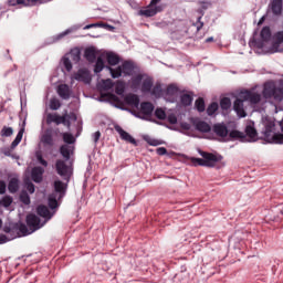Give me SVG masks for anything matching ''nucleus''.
<instances>
[{"instance_id":"49530a36","label":"nucleus","mask_w":283,"mask_h":283,"mask_svg":"<svg viewBox=\"0 0 283 283\" xmlns=\"http://www.w3.org/2000/svg\"><path fill=\"white\" fill-rule=\"evenodd\" d=\"M61 107V101L59 98H51L50 101V109L56 112Z\"/></svg>"},{"instance_id":"052dcab7","label":"nucleus","mask_w":283,"mask_h":283,"mask_svg":"<svg viewBox=\"0 0 283 283\" xmlns=\"http://www.w3.org/2000/svg\"><path fill=\"white\" fill-rule=\"evenodd\" d=\"M25 185L29 193H34L35 191L34 184H32L31 181H27Z\"/></svg>"},{"instance_id":"a18cd8bd","label":"nucleus","mask_w":283,"mask_h":283,"mask_svg":"<svg viewBox=\"0 0 283 283\" xmlns=\"http://www.w3.org/2000/svg\"><path fill=\"white\" fill-rule=\"evenodd\" d=\"M102 87L105 91L112 90L114 87V81L112 78L102 80Z\"/></svg>"},{"instance_id":"5fc2aeb1","label":"nucleus","mask_w":283,"mask_h":283,"mask_svg":"<svg viewBox=\"0 0 283 283\" xmlns=\"http://www.w3.org/2000/svg\"><path fill=\"white\" fill-rule=\"evenodd\" d=\"M274 39H275L277 45L282 44L283 43V31H279L274 35Z\"/></svg>"},{"instance_id":"1a4fd4ad","label":"nucleus","mask_w":283,"mask_h":283,"mask_svg":"<svg viewBox=\"0 0 283 283\" xmlns=\"http://www.w3.org/2000/svg\"><path fill=\"white\" fill-rule=\"evenodd\" d=\"M244 98H237L233 103V109L240 118H247V111H244Z\"/></svg>"},{"instance_id":"c756f323","label":"nucleus","mask_w":283,"mask_h":283,"mask_svg":"<svg viewBox=\"0 0 283 283\" xmlns=\"http://www.w3.org/2000/svg\"><path fill=\"white\" fill-rule=\"evenodd\" d=\"M108 69V72H111L112 78H120L123 76V67L117 66L116 69H113L112 66H106Z\"/></svg>"},{"instance_id":"473e14b6","label":"nucleus","mask_w":283,"mask_h":283,"mask_svg":"<svg viewBox=\"0 0 283 283\" xmlns=\"http://www.w3.org/2000/svg\"><path fill=\"white\" fill-rule=\"evenodd\" d=\"M70 59L71 61H73L74 63H78V61H81V50L78 49H73L70 52Z\"/></svg>"},{"instance_id":"dca6fc26","label":"nucleus","mask_w":283,"mask_h":283,"mask_svg":"<svg viewBox=\"0 0 283 283\" xmlns=\"http://www.w3.org/2000/svg\"><path fill=\"white\" fill-rule=\"evenodd\" d=\"M44 169L42 167H34L31 171L33 182H41L43 180Z\"/></svg>"},{"instance_id":"f03ea898","label":"nucleus","mask_w":283,"mask_h":283,"mask_svg":"<svg viewBox=\"0 0 283 283\" xmlns=\"http://www.w3.org/2000/svg\"><path fill=\"white\" fill-rule=\"evenodd\" d=\"M262 94L263 98H273L275 103L283 102V86H276L275 82H265Z\"/></svg>"},{"instance_id":"4468645a","label":"nucleus","mask_w":283,"mask_h":283,"mask_svg":"<svg viewBox=\"0 0 283 283\" xmlns=\"http://www.w3.org/2000/svg\"><path fill=\"white\" fill-rule=\"evenodd\" d=\"M192 125H195L197 132H201L202 134H209L211 132V125L205 120H195Z\"/></svg>"},{"instance_id":"680f3d73","label":"nucleus","mask_w":283,"mask_h":283,"mask_svg":"<svg viewBox=\"0 0 283 283\" xmlns=\"http://www.w3.org/2000/svg\"><path fill=\"white\" fill-rule=\"evenodd\" d=\"M23 134H25V128H24V127H22V128L19 130V133H18L15 139L20 140V143H21V140H23Z\"/></svg>"},{"instance_id":"6ab92c4d","label":"nucleus","mask_w":283,"mask_h":283,"mask_svg":"<svg viewBox=\"0 0 283 283\" xmlns=\"http://www.w3.org/2000/svg\"><path fill=\"white\" fill-rule=\"evenodd\" d=\"M15 229H18L17 234L12 237V240H14V238L17 237H21V235L25 237V235H31V233H33L31 232L32 230L28 228V226H25V223H21L19 227H15ZM19 233H21V235Z\"/></svg>"},{"instance_id":"37998d69","label":"nucleus","mask_w":283,"mask_h":283,"mask_svg":"<svg viewBox=\"0 0 283 283\" xmlns=\"http://www.w3.org/2000/svg\"><path fill=\"white\" fill-rule=\"evenodd\" d=\"M42 143L44 145L53 146L54 145V139L52 138V134L46 133L42 136Z\"/></svg>"},{"instance_id":"c03bdc74","label":"nucleus","mask_w":283,"mask_h":283,"mask_svg":"<svg viewBox=\"0 0 283 283\" xmlns=\"http://www.w3.org/2000/svg\"><path fill=\"white\" fill-rule=\"evenodd\" d=\"M155 116L158 118V120H166L167 119V113L163 108H156L155 109Z\"/></svg>"},{"instance_id":"bb28decb","label":"nucleus","mask_w":283,"mask_h":283,"mask_svg":"<svg viewBox=\"0 0 283 283\" xmlns=\"http://www.w3.org/2000/svg\"><path fill=\"white\" fill-rule=\"evenodd\" d=\"M102 96L108 98V101H112V103H115L117 107H123V101H120V97L112 93L102 94Z\"/></svg>"},{"instance_id":"4d7b16f0","label":"nucleus","mask_w":283,"mask_h":283,"mask_svg":"<svg viewBox=\"0 0 283 283\" xmlns=\"http://www.w3.org/2000/svg\"><path fill=\"white\" fill-rule=\"evenodd\" d=\"M17 227H10V226H4L3 227V231H4V233H11V234H13V233H17Z\"/></svg>"},{"instance_id":"8fccbe9b","label":"nucleus","mask_w":283,"mask_h":283,"mask_svg":"<svg viewBox=\"0 0 283 283\" xmlns=\"http://www.w3.org/2000/svg\"><path fill=\"white\" fill-rule=\"evenodd\" d=\"M20 200L23 202V205H30V195H28L27 191H22L20 193Z\"/></svg>"},{"instance_id":"f257e3e1","label":"nucleus","mask_w":283,"mask_h":283,"mask_svg":"<svg viewBox=\"0 0 283 283\" xmlns=\"http://www.w3.org/2000/svg\"><path fill=\"white\" fill-rule=\"evenodd\" d=\"M199 154L202 158L190 157V163L195 167H216V164L222 160V156L216 155L213 153L199 150Z\"/></svg>"},{"instance_id":"9d476101","label":"nucleus","mask_w":283,"mask_h":283,"mask_svg":"<svg viewBox=\"0 0 283 283\" xmlns=\"http://www.w3.org/2000/svg\"><path fill=\"white\" fill-rule=\"evenodd\" d=\"M115 132L119 134L122 140L130 143V145H136V139L132 135H129V133L125 132V129H123V127H120L119 125H115Z\"/></svg>"},{"instance_id":"2f4dec72","label":"nucleus","mask_w":283,"mask_h":283,"mask_svg":"<svg viewBox=\"0 0 283 283\" xmlns=\"http://www.w3.org/2000/svg\"><path fill=\"white\" fill-rule=\"evenodd\" d=\"M105 70V62L103 61V57H97V61L95 63L94 72L95 74H101Z\"/></svg>"},{"instance_id":"a211bd4d","label":"nucleus","mask_w":283,"mask_h":283,"mask_svg":"<svg viewBox=\"0 0 283 283\" xmlns=\"http://www.w3.org/2000/svg\"><path fill=\"white\" fill-rule=\"evenodd\" d=\"M245 142H247V136L248 138H250L248 142L249 143H254L255 138H258V130L255 129V127L248 125L245 127Z\"/></svg>"},{"instance_id":"ea45409f","label":"nucleus","mask_w":283,"mask_h":283,"mask_svg":"<svg viewBox=\"0 0 283 283\" xmlns=\"http://www.w3.org/2000/svg\"><path fill=\"white\" fill-rule=\"evenodd\" d=\"M220 107L223 111L231 109V98H229V97L221 98Z\"/></svg>"},{"instance_id":"09e8293b","label":"nucleus","mask_w":283,"mask_h":283,"mask_svg":"<svg viewBox=\"0 0 283 283\" xmlns=\"http://www.w3.org/2000/svg\"><path fill=\"white\" fill-rule=\"evenodd\" d=\"M39 0H17L18 6H36Z\"/></svg>"},{"instance_id":"13d9d810","label":"nucleus","mask_w":283,"mask_h":283,"mask_svg":"<svg viewBox=\"0 0 283 283\" xmlns=\"http://www.w3.org/2000/svg\"><path fill=\"white\" fill-rule=\"evenodd\" d=\"M36 159L40 163V165H42V167H48V160L43 159V155L42 154H38L36 155Z\"/></svg>"},{"instance_id":"a878e982","label":"nucleus","mask_w":283,"mask_h":283,"mask_svg":"<svg viewBox=\"0 0 283 283\" xmlns=\"http://www.w3.org/2000/svg\"><path fill=\"white\" fill-rule=\"evenodd\" d=\"M106 61L108 65L114 66L120 63V57H118V55H116L115 53H107Z\"/></svg>"},{"instance_id":"72a5a7b5","label":"nucleus","mask_w":283,"mask_h":283,"mask_svg":"<svg viewBox=\"0 0 283 283\" xmlns=\"http://www.w3.org/2000/svg\"><path fill=\"white\" fill-rule=\"evenodd\" d=\"M260 35H261L262 41H270L271 40V28L264 27L261 30Z\"/></svg>"},{"instance_id":"f8f14e48","label":"nucleus","mask_w":283,"mask_h":283,"mask_svg":"<svg viewBox=\"0 0 283 283\" xmlns=\"http://www.w3.org/2000/svg\"><path fill=\"white\" fill-rule=\"evenodd\" d=\"M57 94L60 98H63V101H70V96H72V91L70 90V86L67 84H60L57 86Z\"/></svg>"},{"instance_id":"ddd939ff","label":"nucleus","mask_w":283,"mask_h":283,"mask_svg":"<svg viewBox=\"0 0 283 283\" xmlns=\"http://www.w3.org/2000/svg\"><path fill=\"white\" fill-rule=\"evenodd\" d=\"M154 87V78L150 76L145 75L142 82V92L143 94H149L151 88Z\"/></svg>"},{"instance_id":"4c0bfd02","label":"nucleus","mask_w":283,"mask_h":283,"mask_svg":"<svg viewBox=\"0 0 283 283\" xmlns=\"http://www.w3.org/2000/svg\"><path fill=\"white\" fill-rule=\"evenodd\" d=\"M13 134H14V129H12V127H8V126H3L0 132V136H2L3 138H8V137L12 136Z\"/></svg>"},{"instance_id":"4be33fe9","label":"nucleus","mask_w":283,"mask_h":283,"mask_svg":"<svg viewBox=\"0 0 283 283\" xmlns=\"http://www.w3.org/2000/svg\"><path fill=\"white\" fill-rule=\"evenodd\" d=\"M36 213L41 218H46L48 220L52 218V213L50 212V208H48V206H43V205L39 206L36 208Z\"/></svg>"},{"instance_id":"e433bc0d","label":"nucleus","mask_w":283,"mask_h":283,"mask_svg":"<svg viewBox=\"0 0 283 283\" xmlns=\"http://www.w3.org/2000/svg\"><path fill=\"white\" fill-rule=\"evenodd\" d=\"M62 138L66 143V145H74V143H76L74 135H72L71 133H63Z\"/></svg>"},{"instance_id":"f704fd0d","label":"nucleus","mask_w":283,"mask_h":283,"mask_svg":"<svg viewBox=\"0 0 283 283\" xmlns=\"http://www.w3.org/2000/svg\"><path fill=\"white\" fill-rule=\"evenodd\" d=\"M115 92L118 96H123V94H125V82L117 81L115 85Z\"/></svg>"},{"instance_id":"7c9ffc66","label":"nucleus","mask_w":283,"mask_h":283,"mask_svg":"<svg viewBox=\"0 0 283 283\" xmlns=\"http://www.w3.org/2000/svg\"><path fill=\"white\" fill-rule=\"evenodd\" d=\"M229 136L231 138L241 140V143H247V135L240 130H232L230 132Z\"/></svg>"},{"instance_id":"f3484780","label":"nucleus","mask_w":283,"mask_h":283,"mask_svg":"<svg viewBox=\"0 0 283 283\" xmlns=\"http://www.w3.org/2000/svg\"><path fill=\"white\" fill-rule=\"evenodd\" d=\"M126 105H130L132 107H138L140 105V98L136 94H128L124 97Z\"/></svg>"},{"instance_id":"6e6d98bb","label":"nucleus","mask_w":283,"mask_h":283,"mask_svg":"<svg viewBox=\"0 0 283 283\" xmlns=\"http://www.w3.org/2000/svg\"><path fill=\"white\" fill-rule=\"evenodd\" d=\"M176 92H178V88L174 84L168 85L167 94H169L170 96H174V94H176Z\"/></svg>"},{"instance_id":"412c9836","label":"nucleus","mask_w":283,"mask_h":283,"mask_svg":"<svg viewBox=\"0 0 283 283\" xmlns=\"http://www.w3.org/2000/svg\"><path fill=\"white\" fill-rule=\"evenodd\" d=\"M54 191L56 193H60V197L65 196V191H67V186L61 180H55L54 181Z\"/></svg>"},{"instance_id":"0eeeda50","label":"nucleus","mask_w":283,"mask_h":283,"mask_svg":"<svg viewBox=\"0 0 283 283\" xmlns=\"http://www.w3.org/2000/svg\"><path fill=\"white\" fill-rule=\"evenodd\" d=\"M158 12H163V8L161 7H153L150 4H148L146 8L139 10L138 14L139 17H156V14H158Z\"/></svg>"},{"instance_id":"7ed1b4c3","label":"nucleus","mask_w":283,"mask_h":283,"mask_svg":"<svg viewBox=\"0 0 283 283\" xmlns=\"http://www.w3.org/2000/svg\"><path fill=\"white\" fill-rule=\"evenodd\" d=\"M67 118H72V115L64 114L61 116L56 113H49L46 115V125H52V123H55V125H67V127H70V122Z\"/></svg>"},{"instance_id":"58836bf2","label":"nucleus","mask_w":283,"mask_h":283,"mask_svg":"<svg viewBox=\"0 0 283 283\" xmlns=\"http://www.w3.org/2000/svg\"><path fill=\"white\" fill-rule=\"evenodd\" d=\"M60 154H61V156H63V158H64L65 160H70V146H67V145H62V146L60 147Z\"/></svg>"},{"instance_id":"603ef678","label":"nucleus","mask_w":283,"mask_h":283,"mask_svg":"<svg viewBox=\"0 0 283 283\" xmlns=\"http://www.w3.org/2000/svg\"><path fill=\"white\" fill-rule=\"evenodd\" d=\"M49 207L50 209H56V207H59V201H56V198L54 197L49 198Z\"/></svg>"},{"instance_id":"e2e57ef3","label":"nucleus","mask_w":283,"mask_h":283,"mask_svg":"<svg viewBox=\"0 0 283 283\" xmlns=\"http://www.w3.org/2000/svg\"><path fill=\"white\" fill-rule=\"evenodd\" d=\"M103 23H93V24H88L86 27H84V30H91V28H103Z\"/></svg>"},{"instance_id":"bf43d9fd","label":"nucleus","mask_w":283,"mask_h":283,"mask_svg":"<svg viewBox=\"0 0 283 283\" xmlns=\"http://www.w3.org/2000/svg\"><path fill=\"white\" fill-rule=\"evenodd\" d=\"M203 27H205V22H202V17H199L196 22L197 32H200V30H202Z\"/></svg>"},{"instance_id":"0e129e2a","label":"nucleus","mask_w":283,"mask_h":283,"mask_svg":"<svg viewBox=\"0 0 283 283\" xmlns=\"http://www.w3.org/2000/svg\"><path fill=\"white\" fill-rule=\"evenodd\" d=\"M157 154H158V156H166V154H167V148H165V147H159V148H157Z\"/></svg>"},{"instance_id":"2eb2a0df","label":"nucleus","mask_w":283,"mask_h":283,"mask_svg":"<svg viewBox=\"0 0 283 283\" xmlns=\"http://www.w3.org/2000/svg\"><path fill=\"white\" fill-rule=\"evenodd\" d=\"M270 10L274 14V17H280L282 14V0H272L270 3Z\"/></svg>"},{"instance_id":"c85d7f7f","label":"nucleus","mask_w":283,"mask_h":283,"mask_svg":"<svg viewBox=\"0 0 283 283\" xmlns=\"http://www.w3.org/2000/svg\"><path fill=\"white\" fill-rule=\"evenodd\" d=\"M180 103L184 107H189V105H191L193 103V96H191L190 94H182L180 96Z\"/></svg>"},{"instance_id":"69168bd1","label":"nucleus","mask_w":283,"mask_h":283,"mask_svg":"<svg viewBox=\"0 0 283 283\" xmlns=\"http://www.w3.org/2000/svg\"><path fill=\"white\" fill-rule=\"evenodd\" d=\"M6 181L0 180V195L6 193Z\"/></svg>"},{"instance_id":"20e7f679","label":"nucleus","mask_w":283,"mask_h":283,"mask_svg":"<svg viewBox=\"0 0 283 283\" xmlns=\"http://www.w3.org/2000/svg\"><path fill=\"white\" fill-rule=\"evenodd\" d=\"M55 169L63 178V180H66V182H70V177L72 176V168L65 164V160L63 159H57L55 163Z\"/></svg>"},{"instance_id":"423d86ee","label":"nucleus","mask_w":283,"mask_h":283,"mask_svg":"<svg viewBox=\"0 0 283 283\" xmlns=\"http://www.w3.org/2000/svg\"><path fill=\"white\" fill-rule=\"evenodd\" d=\"M27 227H29L31 233H34V231H39V229H41V219L36 214H28Z\"/></svg>"},{"instance_id":"39448f33","label":"nucleus","mask_w":283,"mask_h":283,"mask_svg":"<svg viewBox=\"0 0 283 283\" xmlns=\"http://www.w3.org/2000/svg\"><path fill=\"white\" fill-rule=\"evenodd\" d=\"M240 98H243V101H249L251 105H258V103L262 101V95L253 91H245L241 93Z\"/></svg>"},{"instance_id":"a19ab883","label":"nucleus","mask_w":283,"mask_h":283,"mask_svg":"<svg viewBox=\"0 0 283 283\" xmlns=\"http://www.w3.org/2000/svg\"><path fill=\"white\" fill-rule=\"evenodd\" d=\"M195 107L200 113L205 112V98L202 97L197 98L195 102Z\"/></svg>"},{"instance_id":"aec40b11","label":"nucleus","mask_w":283,"mask_h":283,"mask_svg":"<svg viewBox=\"0 0 283 283\" xmlns=\"http://www.w3.org/2000/svg\"><path fill=\"white\" fill-rule=\"evenodd\" d=\"M140 112L144 116H151L154 114V104L150 102H144L140 104Z\"/></svg>"},{"instance_id":"6e6552de","label":"nucleus","mask_w":283,"mask_h":283,"mask_svg":"<svg viewBox=\"0 0 283 283\" xmlns=\"http://www.w3.org/2000/svg\"><path fill=\"white\" fill-rule=\"evenodd\" d=\"M72 78L80 81L81 83H90L92 81L90 71H87V69H80L76 73L73 74Z\"/></svg>"},{"instance_id":"9b49d317","label":"nucleus","mask_w":283,"mask_h":283,"mask_svg":"<svg viewBox=\"0 0 283 283\" xmlns=\"http://www.w3.org/2000/svg\"><path fill=\"white\" fill-rule=\"evenodd\" d=\"M212 132L216 136H219V138H227V136H229V128H227V125L224 124H214Z\"/></svg>"},{"instance_id":"393cba45","label":"nucleus","mask_w":283,"mask_h":283,"mask_svg":"<svg viewBox=\"0 0 283 283\" xmlns=\"http://www.w3.org/2000/svg\"><path fill=\"white\" fill-rule=\"evenodd\" d=\"M144 78H145L144 74H137V75L133 76L132 77L133 90H138V87H140V85H143Z\"/></svg>"},{"instance_id":"cd10ccee","label":"nucleus","mask_w":283,"mask_h":283,"mask_svg":"<svg viewBox=\"0 0 283 283\" xmlns=\"http://www.w3.org/2000/svg\"><path fill=\"white\" fill-rule=\"evenodd\" d=\"M10 193H17L19 191V179L11 178L8 185Z\"/></svg>"},{"instance_id":"de8ad7c7","label":"nucleus","mask_w":283,"mask_h":283,"mask_svg":"<svg viewBox=\"0 0 283 283\" xmlns=\"http://www.w3.org/2000/svg\"><path fill=\"white\" fill-rule=\"evenodd\" d=\"M0 205H2V207H10V205H12V197L10 196H4L1 201H0Z\"/></svg>"},{"instance_id":"c9c22d12","label":"nucleus","mask_w":283,"mask_h":283,"mask_svg":"<svg viewBox=\"0 0 283 283\" xmlns=\"http://www.w3.org/2000/svg\"><path fill=\"white\" fill-rule=\"evenodd\" d=\"M150 94L156 96V98H160L163 96V86L160 84H156L151 90Z\"/></svg>"},{"instance_id":"3c124183","label":"nucleus","mask_w":283,"mask_h":283,"mask_svg":"<svg viewBox=\"0 0 283 283\" xmlns=\"http://www.w3.org/2000/svg\"><path fill=\"white\" fill-rule=\"evenodd\" d=\"M63 65L66 72H72V61L70 60V57H63Z\"/></svg>"},{"instance_id":"774afa93","label":"nucleus","mask_w":283,"mask_h":283,"mask_svg":"<svg viewBox=\"0 0 283 283\" xmlns=\"http://www.w3.org/2000/svg\"><path fill=\"white\" fill-rule=\"evenodd\" d=\"M8 242V237L6 234H0V244H6Z\"/></svg>"},{"instance_id":"338daca9","label":"nucleus","mask_w":283,"mask_h":283,"mask_svg":"<svg viewBox=\"0 0 283 283\" xmlns=\"http://www.w3.org/2000/svg\"><path fill=\"white\" fill-rule=\"evenodd\" d=\"M93 140L94 143H98V140H101V132H95L93 135Z\"/></svg>"},{"instance_id":"b1692460","label":"nucleus","mask_w":283,"mask_h":283,"mask_svg":"<svg viewBox=\"0 0 283 283\" xmlns=\"http://www.w3.org/2000/svg\"><path fill=\"white\" fill-rule=\"evenodd\" d=\"M122 72L125 76H132V72H134V62L125 61L122 64Z\"/></svg>"},{"instance_id":"864d4df0","label":"nucleus","mask_w":283,"mask_h":283,"mask_svg":"<svg viewBox=\"0 0 283 283\" xmlns=\"http://www.w3.org/2000/svg\"><path fill=\"white\" fill-rule=\"evenodd\" d=\"M167 120L170 125H176V123H178V117L176 114H169Z\"/></svg>"},{"instance_id":"79ce46f5","label":"nucleus","mask_w":283,"mask_h":283,"mask_svg":"<svg viewBox=\"0 0 283 283\" xmlns=\"http://www.w3.org/2000/svg\"><path fill=\"white\" fill-rule=\"evenodd\" d=\"M218 108H219L218 103L212 102L207 108L208 116H213V114L218 112Z\"/></svg>"},{"instance_id":"5701e85b","label":"nucleus","mask_w":283,"mask_h":283,"mask_svg":"<svg viewBox=\"0 0 283 283\" xmlns=\"http://www.w3.org/2000/svg\"><path fill=\"white\" fill-rule=\"evenodd\" d=\"M84 56L88 63H94L96 61V49L93 46L85 49Z\"/></svg>"}]
</instances>
